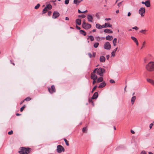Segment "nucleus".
Wrapping results in <instances>:
<instances>
[{
	"label": "nucleus",
	"mask_w": 154,
	"mask_h": 154,
	"mask_svg": "<svg viewBox=\"0 0 154 154\" xmlns=\"http://www.w3.org/2000/svg\"><path fill=\"white\" fill-rule=\"evenodd\" d=\"M83 0H74V3L75 4H76L77 2L79 3L81 1H83Z\"/></svg>",
	"instance_id": "nucleus-28"
},
{
	"label": "nucleus",
	"mask_w": 154,
	"mask_h": 154,
	"mask_svg": "<svg viewBox=\"0 0 154 154\" xmlns=\"http://www.w3.org/2000/svg\"><path fill=\"white\" fill-rule=\"evenodd\" d=\"M147 81L154 86V81L153 80L150 79H148Z\"/></svg>",
	"instance_id": "nucleus-23"
},
{
	"label": "nucleus",
	"mask_w": 154,
	"mask_h": 154,
	"mask_svg": "<svg viewBox=\"0 0 154 154\" xmlns=\"http://www.w3.org/2000/svg\"><path fill=\"white\" fill-rule=\"evenodd\" d=\"M30 150V148L22 147L20 148V150L18 151V152L20 154H29Z\"/></svg>",
	"instance_id": "nucleus-2"
},
{
	"label": "nucleus",
	"mask_w": 154,
	"mask_h": 154,
	"mask_svg": "<svg viewBox=\"0 0 154 154\" xmlns=\"http://www.w3.org/2000/svg\"><path fill=\"white\" fill-rule=\"evenodd\" d=\"M92 99L91 98V99H89V102H91V103H93V101H92Z\"/></svg>",
	"instance_id": "nucleus-55"
},
{
	"label": "nucleus",
	"mask_w": 154,
	"mask_h": 154,
	"mask_svg": "<svg viewBox=\"0 0 154 154\" xmlns=\"http://www.w3.org/2000/svg\"><path fill=\"white\" fill-rule=\"evenodd\" d=\"M145 5L147 7H149L150 6V1L149 0L146 1V2Z\"/></svg>",
	"instance_id": "nucleus-19"
},
{
	"label": "nucleus",
	"mask_w": 154,
	"mask_h": 154,
	"mask_svg": "<svg viewBox=\"0 0 154 154\" xmlns=\"http://www.w3.org/2000/svg\"><path fill=\"white\" fill-rule=\"evenodd\" d=\"M87 130V128L86 127H84L82 128V131L83 132H85Z\"/></svg>",
	"instance_id": "nucleus-36"
},
{
	"label": "nucleus",
	"mask_w": 154,
	"mask_h": 154,
	"mask_svg": "<svg viewBox=\"0 0 154 154\" xmlns=\"http://www.w3.org/2000/svg\"><path fill=\"white\" fill-rule=\"evenodd\" d=\"M86 23V22H85V20H84L83 21V23L82 24V25H84Z\"/></svg>",
	"instance_id": "nucleus-52"
},
{
	"label": "nucleus",
	"mask_w": 154,
	"mask_h": 154,
	"mask_svg": "<svg viewBox=\"0 0 154 154\" xmlns=\"http://www.w3.org/2000/svg\"><path fill=\"white\" fill-rule=\"evenodd\" d=\"M45 7L48 10H50L52 9V6L51 4H48L46 5V6Z\"/></svg>",
	"instance_id": "nucleus-25"
},
{
	"label": "nucleus",
	"mask_w": 154,
	"mask_h": 154,
	"mask_svg": "<svg viewBox=\"0 0 154 154\" xmlns=\"http://www.w3.org/2000/svg\"><path fill=\"white\" fill-rule=\"evenodd\" d=\"M96 28L98 29H101L103 28V27H102V25H101L99 23L96 24Z\"/></svg>",
	"instance_id": "nucleus-22"
},
{
	"label": "nucleus",
	"mask_w": 154,
	"mask_h": 154,
	"mask_svg": "<svg viewBox=\"0 0 154 154\" xmlns=\"http://www.w3.org/2000/svg\"><path fill=\"white\" fill-rule=\"evenodd\" d=\"M76 22L77 24L80 25L81 23V20L79 19H77L76 20Z\"/></svg>",
	"instance_id": "nucleus-21"
},
{
	"label": "nucleus",
	"mask_w": 154,
	"mask_h": 154,
	"mask_svg": "<svg viewBox=\"0 0 154 154\" xmlns=\"http://www.w3.org/2000/svg\"><path fill=\"white\" fill-rule=\"evenodd\" d=\"M113 38V37L112 36L108 35L106 37V40L109 41L112 40Z\"/></svg>",
	"instance_id": "nucleus-18"
},
{
	"label": "nucleus",
	"mask_w": 154,
	"mask_h": 154,
	"mask_svg": "<svg viewBox=\"0 0 154 154\" xmlns=\"http://www.w3.org/2000/svg\"><path fill=\"white\" fill-rule=\"evenodd\" d=\"M145 68L148 71H153L154 70V62L151 61L149 62L146 65Z\"/></svg>",
	"instance_id": "nucleus-1"
},
{
	"label": "nucleus",
	"mask_w": 154,
	"mask_h": 154,
	"mask_svg": "<svg viewBox=\"0 0 154 154\" xmlns=\"http://www.w3.org/2000/svg\"><path fill=\"white\" fill-rule=\"evenodd\" d=\"M117 38H114L113 40V45L115 46L116 45Z\"/></svg>",
	"instance_id": "nucleus-27"
},
{
	"label": "nucleus",
	"mask_w": 154,
	"mask_h": 154,
	"mask_svg": "<svg viewBox=\"0 0 154 154\" xmlns=\"http://www.w3.org/2000/svg\"><path fill=\"white\" fill-rule=\"evenodd\" d=\"M57 152L59 153H61L62 152H64L65 149L64 147L61 145H58L57 146Z\"/></svg>",
	"instance_id": "nucleus-4"
},
{
	"label": "nucleus",
	"mask_w": 154,
	"mask_h": 154,
	"mask_svg": "<svg viewBox=\"0 0 154 154\" xmlns=\"http://www.w3.org/2000/svg\"><path fill=\"white\" fill-rule=\"evenodd\" d=\"M95 69H96V72L98 75L101 76H103V73L105 72V70L104 69L101 68H97Z\"/></svg>",
	"instance_id": "nucleus-3"
},
{
	"label": "nucleus",
	"mask_w": 154,
	"mask_h": 154,
	"mask_svg": "<svg viewBox=\"0 0 154 154\" xmlns=\"http://www.w3.org/2000/svg\"><path fill=\"white\" fill-rule=\"evenodd\" d=\"M106 85V83L104 82L100 84L99 86L98 87L99 88H102L105 87Z\"/></svg>",
	"instance_id": "nucleus-13"
},
{
	"label": "nucleus",
	"mask_w": 154,
	"mask_h": 154,
	"mask_svg": "<svg viewBox=\"0 0 154 154\" xmlns=\"http://www.w3.org/2000/svg\"><path fill=\"white\" fill-rule=\"evenodd\" d=\"M64 141H65V143H66V145L67 146H69V142L68 141V140L65 138H64Z\"/></svg>",
	"instance_id": "nucleus-30"
},
{
	"label": "nucleus",
	"mask_w": 154,
	"mask_h": 154,
	"mask_svg": "<svg viewBox=\"0 0 154 154\" xmlns=\"http://www.w3.org/2000/svg\"><path fill=\"white\" fill-rule=\"evenodd\" d=\"M98 96V93L97 92H95L91 97V99H96Z\"/></svg>",
	"instance_id": "nucleus-14"
},
{
	"label": "nucleus",
	"mask_w": 154,
	"mask_h": 154,
	"mask_svg": "<svg viewBox=\"0 0 154 154\" xmlns=\"http://www.w3.org/2000/svg\"><path fill=\"white\" fill-rule=\"evenodd\" d=\"M51 11H49L48 12V16H50L51 14Z\"/></svg>",
	"instance_id": "nucleus-46"
},
{
	"label": "nucleus",
	"mask_w": 154,
	"mask_h": 154,
	"mask_svg": "<svg viewBox=\"0 0 154 154\" xmlns=\"http://www.w3.org/2000/svg\"><path fill=\"white\" fill-rule=\"evenodd\" d=\"M131 39L135 43L137 46H138L139 44L137 38L134 36H131Z\"/></svg>",
	"instance_id": "nucleus-12"
},
{
	"label": "nucleus",
	"mask_w": 154,
	"mask_h": 154,
	"mask_svg": "<svg viewBox=\"0 0 154 154\" xmlns=\"http://www.w3.org/2000/svg\"><path fill=\"white\" fill-rule=\"evenodd\" d=\"M96 55V53L95 52H94L93 53V56L94 57Z\"/></svg>",
	"instance_id": "nucleus-59"
},
{
	"label": "nucleus",
	"mask_w": 154,
	"mask_h": 154,
	"mask_svg": "<svg viewBox=\"0 0 154 154\" xmlns=\"http://www.w3.org/2000/svg\"><path fill=\"white\" fill-rule=\"evenodd\" d=\"M116 53L113 51H112L111 53L112 56L114 57Z\"/></svg>",
	"instance_id": "nucleus-45"
},
{
	"label": "nucleus",
	"mask_w": 154,
	"mask_h": 154,
	"mask_svg": "<svg viewBox=\"0 0 154 154\" xmlns=\"http://www.w3.org/2000/svg\"><path fill=\"white\" fill-rule=\"evenodd\" d=\"M95 69L93 71V72L91 73V79L93 80H96L97 78V77L95 73L96 72V69Z\"/></svg>",
	"instance_id": "nucleus-5"
},
{
	"label": "nucleus",
	"mask_w": 154,
	"mask_h": 154,
	"mask_svg": "<svg viewBox=\"0 0 154 154\" xmlns=\"http://www.w3.org/2000/svg\"><path fill=\"white\" fill-rule=\"evenodd\" d=\"M40 6V5L39 4H38L35 6L34 8L36 9H38L39 7Z\"/></svg>",
	"instance_id": "nucleus-33"
},
{
	"label": "nucleus",
	"mask_w": 154,
	"mask_h": 154,
	"mask_svg": "<svg viewBox=\"0 0 154 154\" xmlns=\"http://www.w3.org/2000/svg\"><path fill=\"white\" fill-rule=\"evenodd\" d=\"M97 87V86H95L93 88L92 91H91V93H93L94 91L96 89V88Z\"/></svg>",
	"instance_id": "nucleus-37"
},
{
	"label": "nucleus",
	"mask_w": 154,
	"mask_h": 154,
	"mask_svg": "<svg viewBox=\"0 0 154 154\" xmlns=\"http://www.w3.org/2000/svg\"><path fill=\"white\" fill-rule=\"evenodd\" d=\"M26 107L25 105H24L21 108L20 111L21 112H22L24 110L25 108Z\"/></svg>",
	"instance_id": "nucleus-34"
},
{
	"label": "nucleus",
	"mask_w": 154,
	"mask_h": 154,
	"mask_svg": "<svg viewBox=\"0 0 154 154\" xmlns=\"http://www.w3.org/2000/svg\"><path fill=\"white\" fill-rule=\"evenodd\" d=\"M76 28H77V29H79V30L80 29H81L79 27L77 26V25L76 26Z\"/></svg>",
	"instance_id": "nucleus-51"
},
{
	"label": "nucleus",
	"mask_w": 154,
	"mask_h": 154,
	"mask_svg": "<svg viewBox=\"0 0 154 154\" xmlns=\"http://www.w3.org/2000/svg\"><path fill=\"white\" fill-rule=\"evenodd\" d=\"M31 100V98L30 97H27L24 100H26V101H29L30 100Z\"/></svg>",
	"instance_id": "nucleus-35"
},
{
	"label": "nucleus",
	"mask_w": 154,
	"mask_h": 154,
	"mask_svg": "<svg viewBox=\"0 0 154 154\" xmlns=\"http://www.w3.org/2000/svg\"><path fill=\"white\" fill-rule=\"evenodd\" d=\"M104 32L108 33H112L113 32L110 29H105L104 30Z\"/></svg>",
	"instance_id": "nucleus-15"
},
{
	"label": "nucleus",
	"mask_w": 154,
	"mask_h": 154,
	"mask_svg": "<svg viewBox=\"0 0 154 154\" xmlns=\"http://www.w3.org/2000/svg\"><path fill=\"white\" fill-rule=\"evenodd\" d=\"M89 38H90V40L91 41H93L94 40V38L92 36H89Z\"/></svg>",
	"instance_id": "nucleus-32"
},
{
	"label": "nucleus",
	"mask_w": 154,
	"mask_h": 154,
	"mask_svg": "<svg viewBox=\"0 0 154 154\" xmlns=\"http://www.w3.org/2000/svg\"><path fill=\"white\" fill-rule=\"evenodd\" d=\"M145 44V42H144L143 43V46L141 48V49H142V48H143V46Z\"/></svg>",
	"instance_id": "nucleus-64"
},
{
	"label": "nucleus",
	"mask_w": 154,
	"mask_h": 154,
	"mask_svg": "<svg viewBox=\"0 0 154 154\" xmlns=\"http://www.w3.org/2000/svg\"><path fill=\"white\" fill-rule=\"evenodd\" d=\"M96 38L97 41H98L100 40V38L99 37H96Z\"/></svg>",
	"instance_id": "nucleus-58"
},
{
	"label": "nucleus",
	"mask_w": 154,
	"mask_h": 154,
	"mask_svg": "<svg viewBox=\"0 0 154 154\" xmlns=\"http://www.w3.org/2000/svg\"><path fill=\"white\" fill-rule=\"evenodd\" d=\"M78 12L79 13H83V11H81L79 10H78Z\"/></svg>",
	"instance_id": "nucleus-61"
},
{
	"label": "nucleus",
	"mask_w": 154,
	"mask_h": 154,
	"mask_svg": "<svg viewBox=\"0 0 154 154\" xmlns=\"http://www.w3.org/2000/svg\"><path fill=\"white\" fill-rule=\"evenodd\" d=\"M99 45V44L98 43L96 42L94 44V46L95 48H97L98 47Z\"/></svg>",
	"instance_id": "nucleus-31"
},
{
	"label": "nucleus",
	"mask_w": 154,
	"mask_h": 154,
	"mask_svg": "<svg viewBox=\"0 0 154 154\" xmlns=\"http://www.w3.org/2000/svg\"><path fill=\"white\" fill-rule=\"evenodd\" d=\"M109 82L111 83H115V81L112 79H110L109 80Z\"/></svg>",
	"instance_id": "nucleus-39"
},
{
	"label": "nucleus",
	"mask_w": 154,
	"mask_h": 154,
	"mask_svg": "<svg viewBox=\"0 0 154 154\" xmlns=\"http://www.w3.org/2000/svg\"><path fill=\"white\" fill-rule=\"evenodd\" d=\"M60 16L59 13L57 11H54L53 13L52 17L53 19H56Z\"/></svg>",
	"instance_id": "nucleus-9"
},
{
	"label": "nucleus",
	"mask_w": 154,
	"mask_h": 154,
	"mask_svg": "<svg viewBox=\"0 0 154 154\" xmlns=\"http://www.w3.org/2000/svg\"><path fill=\"white\" fill-rule=\"evenodd\" d=\"M145 12V10L144 8L143 7L141 8L140 9L139 11V14L141 15V16L142 17L144 16V15L143 14H144Z\"/></svg>",
	"instance_id": "nucleus-10"
},
{
	"label": "nucleus",
	"mask_w": 154,
	"mask_h": 154,
	"mask_svg": "<svg viewBox=\"0 0 154 154\" xmlns=\"http://www.w3.org/2000/svg\"><path fill=\"white\" fill-rule=\"evenodd\" d=\"M122 2H123V1H122L121 2L119 3L117 5L119 7L121 6L122 5Z\"/></svg>",
	"instance_id": "nucleus-40"
},
{
	"label": "nucleus",
	"mask_w": 154,
	"mask_h": 154,
	"mask_svg": "<svg viewBox=\"0 0 154 154\" xmlns=\"http://www.w3.org/2000/svg\"><path fill=\"white\" fill-rule=\"evenodd\" d=\"M79 17H82V18H84L86 16L84 14L82 15L81 16H79Z\"/></svg>",
	"instance_id": "nucleus-47"
},
{
	"label": "nucleus",
	"mask_w": 154,
	"mask_h": 154,
	"mask_svg": "<svg viewBox=\"0 0 154 154\" xmlns=\"http://www.w3.org/2000/svg\"><path fill=\"white\" fill-rule=\"evenodd\" d=\"M88 54L90 58H91L92 57V54L91 53H89Z\"/></svg>",
	"instance_id": "nucleus-43"
},
{
	"label": "nucleus",
	"mask_w": 154,
	"mask_h": 154,
	"mask_svg": "<svg viewBox=\"0 0 154 154\" xmlns=\"http://www.w3.org/2000/svg\"><path fill=\"white\" fill-rule=\"evenodd\" d=\"M111 20V19L110 18H106L105 19V20L106 21H108V20Z\"/></svg>",
	"instance_id": "nucleus-54"
},
{
	"label": "nucleus",
	"mask_w": 154,
	"mask_h": 154,
	"mask_svg": "<svg viewBox=\"0 0 154 154\" xmlns=\"http://www.w3.org/2000/svg\"><path fill=\"white\" fill-rule=\"evenodd\" d=\"M80 33L83 35L84 36H85L86 35V33L85 31L82 30H80Z\"/></svg>",
	"instance_id": "nucleus-24"
},
{
	"label": "nucleus",
	"mask_w": 154,
	"mask_h": 154,
	"mask_svg": "<svg viewBox=\"0 0 154 154\" xmlns=\"http://www.w3.org/2000/svg\"><path fill=\"white\" fill-rule=\"evenodd\" d=\"M103 78L102 77H99L97 79V82L98 83H99V82H102V81H103Z\"/></svg>",
	"instance_id": "nucleus-26"
},
{
	"label": "nucleus",
	"mask_w": 154,
	"mask_h": 154,
	"mask_svg": "<svg viewBox=\"0 0 154 154\" xmlns=\"http://www.w3.org/2000/svg\"><path fill=\"white\" fill-rule=\"evenodd\" d=\"M106 59L107 60H108L109 58V56L108 55H106Z\"/></svg>",
	"instance_id": "nucleus-50"
},
{
	"label": "nucleus",
	"mask_w": 154,
	"mask_h": 154,
	"mask_svg": "<svg viewBox=\"0 0 154 154\" xmlns=\"http://www.w3.org/2000/svg\"><path fill=\"white\" fill-rule=\"evenodd\" d=\"M69 2V0H65V3L66 4H68Z\"/></svg>",
	"instance_id": "nucleus-41"
},
{
	"label": "nucleus",
	"mask_w": 154,
	"mask_h": 154,
	"mask_svg": "<svg viewBox=\"0 0 154 154\" xmlns=\"http://www.w3.org/2000/svg\"><path fill=\"white\" fill-rule=\"evenodd\" d=\"M48 90L49 92L51 94H53L56 91V89L54 85H52L51 88H48Z\"/></svg>",
	"instance_id": "nucleus-7"
},
{
	"label": "nucleus",
	"mask_w": 154,
	"mask_h": 154,
	"mask_svg": "<svg viewBox=\"0 0 154 154\" xmlns=\"http://www.w3.org/2000/svg\"><path fill=\"white\" fill-rule=\"evenodd\" d=\"M104 48L106 50H109L111 48V45L109 43L106 42L103 45Z\"/></svg>",
	"instance_id": "nucleus-6"
},
{
	"label": "nucleus",
	"mask_w": 154,
	"mask_h": 154,
	"mask_svg": "<svg viewBox=\"0 0 154 154\" xmlns=\"http://www.w3.org/2000/svg\"><path fill=\"white\" fill-rule=\"evenodd\" d=\"M132 29H135L136 30H137L138 29V28L137 27L135 26L134 27H133Z\"/></svg>",
	"instance_id": "nucleus-44"
},
{
	"label": "nucleus",
	"mask_w": 154,
	"mask_h": 154,
	"mask_svg": "<svg viewBox=\"0 0 154 154\" xmlns=\"http://www.w3.org/2000/svg\"><path fill=\"white\" fill-rule=\"evenodd\" d=\"M87 19L89 22H92L93 17L91 15H88L87 16Z\"/></svg>",
	"instance_id": "nucleus-17"
},
{
	"label": "nucleus",
	"mask_w": 154,
	"mask_h": 154,
	"mask_svg": "<svg viewBox=\"0 0 154 154\" xmlns=\"http://www.w3.org/2000/svg\"><path fill=\"white\" fill-rule=\"evenodd\" d=\"M83 28L85 29H88L91 28V24L86 23L85 24L83 25H82Z\"/></svg>",
	"instance_id": "nucleus-8"
},
{
	"label": "nucleus",
	"mask_w": 154,
	"mask_h": 154,
	"mask_svg": "<svg viewBox=\"0 0 154 154\" xmlns=\"http://www.w3.org/2000/svg\"><path fill=\"white\" fill-rule=\"evenodd\" d=\"M131 14L130 13V12H129L128 14V17H129L131 15Z\"/></svg>",
	"instance_id": "nucleus-57"
},
{
	"label": "nucleus",
	"mask_w": 154,
	"mask_h": 154,
	"mask_svg": "<svg viewBox=\"0 0 154 154\" xmlns=\"http://www.w3.org/2000/svg\"><path fill=\"white\" fill-rule=\"evenodd\" d=\"M140 154H146V153L145 151H142Z\"/></svg>",
	"instance_id": "nucleus-49"
},
{
	"label": "nucleus",
	"mask_w": 154,
	"mask_h": 154,
	"mask_svg": "<svg viewBox=\"0 0 154 154\" xmlns=\"http://www.w3.org/2000/svg\"><path fill=\"white\" fill-rule=\"evenodd\" d=\"M146 31V29L142 30L140 31V32L143 33H145V32Z\"/></svg>",
	"instance_id": "nucleus-38"
},
{
	"label": "nucleus",
	"mask_w": 154,
	"mask_h": 154,
	"mask_svg": "<svg viewBox=\"0 0 154 154\" xmlns=\"http://www.w3.org/2000/svg\"><path fill=\"white\" fill-rule=\"evenodd\" d=\"M65 20H69V18L67 17H66Z\"/></svg>",
	"instance_id": "nucleus-63"
},
{
	"label": "nucleus",
	"mask_w": 154,
	"mask_h": 154,
	"mask_svg": "<svg viewBox=\"0 0 154 154\" xmlns=\"http://www.w3.org/2000/svg\"><path fill=\"white\" fill-rule=\"evenodd\" d=\"M153 125V123H151L149 125V128L150 129H151L152 128Z\"/></svg>",
	"instance_id": "nucleus-48"
},
{
	"label": "nucleus",
	"mask_w": 154,
	"mask_h": 154,
	"mask_svg": "<svg viewBox=\"0 0 154 154\" xmlns=\"http://www.w3.org/2000/svg\"><path fill=\"white\" fill-rule=\"evenodd\" d=\"M131 132L133 134H134L135 133L134 131L132 130L131 131Z\"/></svg>",
	"instance_id": "nucleus-62"
},
{
	"label": "nucleus",
	"mask_w": 154,
	"mask_h": 154,
	"mask_svg": "<svg viewBox=\"0 0 154 154\" xmlns=\"http://www.w3.org/2000/svg\"><path fill=\"white\" fill-rule=\"evenodd\" d=\"M96 16L98 19L99 18V15H98V14H96Z\"/></svg>",
	"instance_id": "nucleus-56"
},
{
	"label": "nucleus",
	"mask_w": 154,
	"mask_h": 154,
	"mask_svg": "<svg viewBox=\"0 0 154 154\" xmlns=\"http://www.w3.org/2000/svg\"><path fill=\"white\" fill-rule=\"evenodd\" d=\"M48 9L45 7L43 10L42 14L45 13L48 11Z\"/></svg>",
	"instance_id": "nucleus-29"
},
{
	"label": "nucleus",
	"mask_w": 154,
	"mask_h": 154,
	"mask_svg": "<svg viewBox=\"0 0 154 154\" xmlns=\"http://www.w3.org/2000/svg\"><path fill=\"white\" fill-rule=\"evenodd\" d=\"M136 99V97L135 96H133L131 99V102L132 105H133Z\"/></svg>",
	"instance_id": "nucleus-20"
},
{
	"label": "nucleus",
	"mask_w": 154,
	"mask_h": 154,
	"mask_svg": "<svg viewBox=\"0 0 154 154\" xmlns=\"http://www.w3.org/2000/svg\"><path fill=\"white\" fill-rule=\"evenodd\" d=\"M117 48H116L113 51V52H115L116 53L117 49Z\"/></svg>",
	"instance_id": "nucleus-53"
},
{
	"label": "nucleus",
	"mask_w": 154,
	"mask_h": 154,
	"mask_svg": "<svg viewBox=\"0 0 154 154\" xmlns=\"http://www.w3.org/2000/svg\"><path fill=\"white\" fill-rule=\"evenodd\" d=\"M112 25L108 23H106L102 25V27L103 28H106L107 27H112Z\"/></svg>",
	"instance_id": "nucleus-11"
},
{
	"label": "nucleus",
	"mask_w": 154,
	"mask_h": 154,
	"mask_svg": "<svg viewBox=\"0 0 154 154\" xmlns=\"http://www.w3.org/2000/svg\"><path fill=\"white\" fill-rule=\"evenodd\" d=\"M105 58L103 56H101L100 58V60L101 62H104L105 61Z\"/></svg>",
	"instance_id": "nucleus-16"
},
{
	"label": "nucleus",
	"mask_w": 154,
	"mask_h": 154,
	"mask_svg": "<svg viewBox=\"0 0 154 154\" xmlns=\"http://www.w3.org/2000/svg\"><path fill=\"white\" fill-rule=\"evenodd\" d=\"M96 82V81H95V80H93V85H94Z\"/></svg>",
	"instance_id": "nucleus-60"
},
{
	"label": "nucleus",
	"mask_w": 154,
	"mask_h": 154,
	"mask_svg": "<svg viewBox=\"0 0 154 154\" xmlns=\"http://www.w3.org/2000/svg\"><path fill=\"white\" fill-rule=\"evenodd\" d=\"M13 133V132L12 130L11 131L9 132L8 133V134L9 135H11Z\"/></svg>",
	"instance_id": "nucleus-42"
}]
</instances>
